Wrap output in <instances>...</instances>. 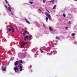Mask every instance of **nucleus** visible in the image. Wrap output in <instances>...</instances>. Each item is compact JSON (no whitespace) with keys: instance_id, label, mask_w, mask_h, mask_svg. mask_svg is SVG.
I'll return each instance as SVG.
<instances>
[{"instance_id":"1","label":"nucleus","mask_w":77,"mask_h":77,"mask_svg":"<svg viewBox=\"0 0 77 77\" xmlns=\"http://www.w3.org/2000/svg\"><path fill=\"white\" fill-rule=\"evenodd\" d=\"M27 42H22L21 43V44L20 45V47H21V48H22V47H24V46L25 45V44H27Z\"/></svg>"},{"instance_id":"2","label":"nucleus","mask_w":77,"mask_h":77,"mask_svg":"<svg viewBox=\"0 0 77 77\" xmlns=\"http://www.w3.org/2000/svg\"><path fill=\"white\" fill-rule=\"evenodd\" d=\"M11 29H8V30L9 32H11V31H12V32L13 33V32H15V29L13 28V27H11Z\"/></svg>"},{"instance_id":"3","label":"nucleus","mask_w":77,"mask_h":77,"mask_svg":"<svg viewBox=\"0 0 77 77\" xmlns=\"http://www.w3.org/2000/svg\"><path fill=\"white\" fill-rule=\"evenodd\" d=\"M22 64H19L18 66L19 67H20V71H22L23 69L22 68Z\"/></svg>"},{"instance_id":"4","label":"nucleus","mask_w":77,"mask_h":77,"mask_svg":"<svg viewBox=\"0 0 77 77\" xmlns=\"http://www.w3.org/2000/svg\"><path fill=\"white\" fill-rule=\"evenodd\" d=\"M5 0L6 3H7V4H8V6H9V8H10L11 9H11V6H10V5H9V3H8V1L6 0Z\"/></svg>"},{"instance_id":"5","label":"nucleus","mask_w":77,"mask_h":77,"mask_svg":"<svg viewBox=\"0 0 77 77\" xmlns=\"http://www.w3.org/2000/svg\"><path fill=\"white\" fill-rule=\"evenodd\" d=\"M14 69L15 71H16V70H18V68L17 67V66L14 67Z\"/></svg>"},{"instance_id":"6","label":"nucleus","mask_w":77,"mask_h":77,"mask_svg":"<svg viewBox=\"0 0 77 77\" xmlns=\"http://www.w3.org/2000/svg\"><path fill=\"white\" fill-rule=\"evenodd\" d=\"M8 10L9 11H10L12 15H14V14H13V13H12V11H11V8H9V7H8Z\"/></svg>"},{"instance_id":"7","label":"nucleus","mask_w":77,"mask_h":77,"mask_svg":"<svg viewBox=\"0 0 77 77\" xmlns=\"http://www.w3.org/2000/svg\"><path fill=\"white\" fill-rule=\"evenodd\" d=\"M45 14L46 16H48V17H49V16H50V15L48 13L46 12L45 13Z\"/></svg>"},{"instance_id":"8","label":"nucleus","mask_w":77,"mask_h":77,"mask_svg":"<svg viewBox=\"0 0 77 77\" xmlns=\"http://www.w3.org/2000/svg\"><path fill=\"white\" fill-rule=\"evenodd\" d=\"M2 70L3 71H6V67H5L4 68L2 67Z\"/></svg>"},{"instance_id":"9","label":"nucleus","mask_w":77,"mask_h":77,"mask_svg":"<svg viewBox=\"0 0 77 77\" xmlns=\"http://www.w3.org/2000/svg\"><path fill=\"white\" fill-rule=\"evenodd\" d=\"M18 61H16V62H15V63H14V65L15 66H17V65H18Z\"/></svg>"},{"instance_id":"10","label":"nucleus","mask_w":77,"mask_h":77,"mask_svg":"<svg viewBox=\"0 0 77 77\" xmlns=\"http://www.w3.org/2000/svg\"><path fill=\"white\" fill-rule=\"evenodd\" d=\"M25 20L26 21V23H28V24H30V22H29L28 21V20L26 19H25Z\"/></svg>"},{"instance_id":"11","label":"nucleus","mask_w":77,"mask_h":77,"mask_svg":"<svg viewBox=\"0 0 77 77\" xmlns=\"http://www.w3.org/2000/svg\"><path fill=\"white\" fill-rule=\"evenodd\" d=\"M56 39H58V40H60V38L59 37H58V36H57L56 38Z\"/></svg>"},{"instance_id":"12","label":"nucleus","mask_w":77,"mask_h":77,"mask_svg":"<svg viewBox=\"0 0 77 77\" xmlns=\"http://www.w3.org/2000/svg\"><path fill=\"white\" fill-rule=\"evenodd\" d=\"M49 29L50 31H51H51H52L53 32V30L52 29L51 27H49Z\"/></svg>"},{"instance_id":"13","label":"nucleus","mask_w":77,"mask_h":77,"mask_svg":"<svg viewBox=\"0 0 77 77\" xmlns=\"http://www.w3.org/2000/svg\"><path fill=\"white\" fill-rule=\"evenodd\" d=\"M29 38V36L28 35H26V36H25V39H28V38Z\"/></svg>"},{"instance_id":"14","label":"nucleus","mask_w":77,"mask_h":77,"mask_svg":"<svg viewBox=\"0 0 77 77\" xmlns=\"http://www.w3.org/2000/svg\"><path fill=\"white\" fill-rule=\"evenodd\" d=\"M48 17L49 20H51V16H48Z\"/></svg>"},{"instance_id":"15","label":"nucleus","mask_w":77,"mask_h":77,"mask_svg":"<svg viewBox=\"0 0 77 77\" xmlns=\"http://www.w3.org/2000/svg\"><path fill=\"white\" fill-rule=\"evenodd\" d=\"M75 35V33H73L72 34V36H74Z\"/></svg>"},{"instance_id":"16","label":"nucleus","mask_w":77,"mask_h":77,"mask_svg":"<svg viewBox=\"0 0 77 77\" xmlns=\"http://www.w3.org/2000/svg\"><path fill=\"white\" fill-rule=\"evenodd\" d=\"M56 5H54V7L53 8V9H54L55 8H56Z\"/></svg>"},{"instance_id":"17","label":"nucleus","mask_w":77,"mask_h":77,"mask_svg":"<svg viewBox=\"0 0 77 77\" xmlns=\"http://www.w3.org/2000/svg\"><path fill=\"white\" fill-rule=\"evenodd\" d=\"M48 17H46V21H48Z\"/></svg>"},{"instance_id":"18","label":"nucleus","mask_w":77,"mask_h":77,"mask_svg":"<svg viewBox=\"0 0 77 77\" xmlns=\"http://www.w3.org/2000/svg\"><path fill=\"white\" fill-rule=\"evenodd\" d=\"M40 50L41 52L43 53V51L42 50V49H41V48H40Z\"/></svg>"},{"instance_id":"19","label":"nucleus","mask_w":77,"mask_h":77,"mask_svg":"<svg viewBox=\"0 0 77 77\" xmlns=\"http://www.w3.org/2000/svg\"><path fill=\"white\" fill-rule=\"evenodd\" d=\"M45 2H46V0H43V2L44 3H45Z\"/></svg>"},{"instance_id":"20","label":"nucleus","mask_w":77,"mask_h":77,"mask_svg":"<svg viewBox=\"0 0 77 77\" xmlns=\"http://www.w3.org/2000/svg\"><path fill=\"white\" fill-rule=\"evenodd\" d=\"M63 17H66V15H65V14L64 13L63 14Z\"/></svg>"},{"instance_id":"21","label":"nucleus","mask_w":77,"mask_h":77,"mask_svg":"<svg viewBox=\"0 0 77 77\" xmlns=\"http://www.w3.org/2000/svg\"><path fill=\"white\" fill-rule=\"evenodd\" d=\"M20 63H23V62H22L21 60L20 61Z\"/></svg>"},{"instance_id":"22","label":"nucleus","mask_w":77,"mask_h":77,"mask_svg":"<svg viewBox=\"0 0 77 77\" xmlns=\"http://www.w3.org/2000/svg\"><path fill=\"white\" fill-rule=\"evenodd\" d=\"M29 3L32 4H33V2H30Z\"/></svg>"},{"instance_id":"23","label":"nucleus","mask_w":77,"mask_h":77,"mask_svg":"<svg viewBox=\"0 0 77 77\" xmlns=\"http://www.w3.org/2000/svg\"><path fill=\"white\" fill-rule=\"evenodd\" d=\"M4 6L5 7V8H6L8 9V7L6 5H4Z\"/></svg>"},{"instance_id":"24","label":"nucleus","mask_w":77,"mask_h":77,"mask_svg":"<svg viewBox=\"0 0 77 77\" xmlns=\"http://www.w3.org/2000/svg\"><path fill=\"white\" fill-rule=\"evenodd\" d=\"M46 11H47L48 12V13H50V12H49V11L47 10H46Z\"/></svg>"},{"instance_id":"25","label":"nucleus","mask_w":77,"mask_h":77,"mask_svg":"<svg viewBox=\"0 0 77 77\" xmlns=\"http://www.w3.org/2000/svg\"><path fill=\"white\" fill-rule=\"evenodd\" d=\"M53 2V0H51V1H49V2Z\"/></svg>"},{"instance_id":"26","label":"nucleus","mask_w":77,"mask_h":77,"mask_svg":"<svg viewBox=\"0 0 77 77\" xmlns=\"http://www.w3.org/2000/svg\"><path fill=\"white\" fill-rule=\"evenodd\" d=\"M38 10H39V11H41V12H42V10H41L39 8Z\"/></svg>"},{"instance_id":"27","label":"nucleus","mask_w":77,"mask_h":77,"mask_svg":"<svg viewBox=\"0 0 77 77\" xmlns=\"http://www.w3.org/2000/svg\"><path fill=\"white\" fill-rule=\"evenodd\" d=\"M65 29L66 30H67L68 29V27H66Z\"/></svg>"},{"instance_id":"28","label":"nucleus","mask_w":77,"mask_h":77,"mask_svg":"<svg viewBox=\"0 0 77 77\" xmlns=\"http://www.w3.org/2000/svg\"><path fill=\"white\" fill-rule=\"evenodd\" d=\"M32 36L30 35V36H29V38H32Z\"/></svg>"},{"instance_id":"29","label":"nucleus","mask_w":77,"mask_h":77,"mask_svg":"<svg viewBox=\"0 0 77 77\" xmlns=\"http://www.w3.org/2000/svg\"><path fill=\"white\" fill-rule=\"evenodd\" d=\"M27 30H26L24 32H25V33H27Z\"/></svg>"},{"instance_id":"30","label":"nucleus","mask_w":77,"mask_h":77,"mask_svg":"<svg viewBox=\"0 0 77 77\" xmlns=\"http://www.w3.org/2000/svg\"><path fill=\"white\" fill-rule=\"evenodd\" d=\"M71 23V21H69L68 23V24H70V23Z\"/></svg>"},{"instance_id":"31","label":"nucleus","mask_w":77,"mask_h":77,"mask_svg":"<svg viewBox=\"0 0 77 77\" xmlns=\"http://www.w3.org/2000/svg\"><path fill=\"white\" fill-rule=\"evenodd\" d=\"M43 26L44 27H45V28L46 27L45 26V25H44V24H43Z\"/></svg>"},{"instance_id":"32","label":"nucleus","mask_w":77,"mask_h":77,"mask_svg":"<svg viewBox=\"0 0 77 77\" xmlns=\"http://www.w3.org/2000/svg\"><path fill=\"white\" fill-rule=\"evenodd\" d=\"M24 41L25 42H26V39H24Z\"/></svg>"},{"instance_id":"33","label":"nucleus","mask_w":77,"mask_h":77,"mask_svg":"<svg viewBox=\"0 0 77 77\" xmlns=\"http://www.w3.org/2000/svg\"><path fill=\"white\" fill-rule=\"evenodd\" d=\"M74 1H77V0H74Z\"/></svg>"},{"instance_id":"34","label":"nucleus","mask_w":77,"mask_h":77,"mask_svg":"<svg viewBox=\"0 0 77 77\" xmlns=\"http://www.w3.org/2000/svg\"><path fill=\"white\" fill-rule=\"evenodd\" d=\"M62 12H63V11H62Z\"/></svg>"},{"instance_id":"35","label":"nucleus","mask_w":77,"mask_h":77,"mask_svg":"<svg viewBox=\"0 0 77 77\" xmlns=\"http://www.w3.org/2000/svg\"><path fill=\"white\" fill-rule=\"evenodd\" d=\"M21 35H22V34H23L21 32Z\"/></svg>"},{"instance_id":"36","label":"nucleus","mask_w":77,"mask_h":77,"mask_svg":"<svg viewBox=\"0 0 77 77\" xmlns=\"http://www.w3.org/2000/svg\"><path fill=\"white\" fill-rule=\"evenodd\" d=\"M54 0H53V2H54Z\"/></svg>"},{"instance_id":"37","label":"nucleus","mask_w":77,"mask_h":77,"mask_svg":"<svg viewBox=\"0 0 77 77\" xmlns=\"http://www.w3.org/2000/svg\"><path fill=\"white\" fill-rule=\"evenodd\" d=\"M42 14H44V13L43 12H42Z\"/></svg>"}]
</instances>
